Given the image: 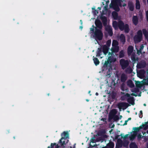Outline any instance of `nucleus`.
Masks as SVG:
<instances>
[{
  "mask_svg": "<svg viewBox=\"0 0 148 148\" xmlns=\"http://www.w3.org/2000/svg\"><path fill=\"white\" fill-rule=\"evenodd\" d=\"M112 26L115 29H116L118 27L120 30H124L125 33H127L130 31L129 26L128 24L124 25V23L122 21H119L118 23L116 21H114L112 23Z\"/></svg>",
  "mask_w": 148,
  "mask_h": 148,
  "instance_id": "nucleus-1",
  "label": "nucleus"
},
{
  "mask_svg": "<svg viewBox=\"0 0 148 148\" xmlns=\"http://www.w3.org/2000/svg\"><path fill=\"white\" fill-rule=\"evenodd\" d=\"M62 137L59 141V143L61 144V146H62L66 144L68 141L69 140L67 138H69V134L68 132H64L61 134Z\"/></svg>",
  "mask_w": 148,
  "mask_h": 148,
  "instance_id": "nucleus-2",
  "label": "nucleus"
},
{
  "mask_svg": "<svg viewBox=\"0 0 148 148\" xmlns=\"http://www.w3.org/2000/svg\"><path fill=\"white\" fill-rule=\"evenodd\" d=\"M103 34L101 30L97 27H95V30L94 32L93 37L95 40L97 41L98 40H102Z\"/></svg>",
  "mask_w": 148,
  "mask_h": 148,
  "instance_id": "nucleus-3",
  "label": "nucleus"
},
{
  "mask_svg": "<svg viewBox=\"0 0 148 148\" xmlns=\"http://www.w3.org/2000/svg\"><path fill=\"white\" fill-rule=\"evenodd\" d=\"M121 3V0H112L111 3V7L116 12H119L120 10V8L119 7L118 3Z\"/></svg>",
  "mask_w": 148,
  "mask_h": 148,
  "instance_id": "nucleus-4",
  "label": "nucleus"
},
{
  "mask_svg": "<svg viewBox=\"0 0 148 148\" xmlns=\"http://www.w3.org/2000/svg\"><path fill=\"white\" fill-rule=\"evenodd\" d=\"M119 62L120 64L123 69H124L126 68L129 65V62L128 60H127L121 59L120 60Z\"/></svg>",
  "mask_w": 148,
  "mask_h": 148,
  "instance_id": "nucleus-5",
  "label": "nucleus"
},
{
  "mask_svg": "<svg viewBox=\"0 0 148 148\" xmlns=\"http://www.w3.org/2000/svg\"><path fill=\"white\" fill-rule=\"evenodd\" d=\"M129 106V104L126 102H120L118 104L117 106L119 109H126Z\"/></svg>",
  "mask_w": 148,
  "mask_h": 148,
  "instance_id": "nucleus-6",
  "label": "nucleus"
},
{
  "mask_svg": "<svg viewBox=\"0 0 148 148\" xmlns=\"http://www.w3.org/2000/svg\"><path fill=\"white\" fill-rule=\"evenodd\" d=\"M105 27V30L108 32L109 36H112L113 34L112 29L111 26L107 25Z\"/></svg>",
  "mask_w": 148,
  "mask_h": 148,
  "instance_id": "nucleus-7",
  "label": "nucleus"
},
{
  "mask_svg": "<svg viewBox=\"0 0 148 148\" xmlns=\"http://www.w3.org/2000/svg\"><path fill=\"white\" fill-rule=\"evenodd\" d=\"M148 126L146 124L142 125L138 127H134L133 128V129L134 130V133L136 134L137 133L139 132V130L144 127V129H146L148 127Z\"/></svg>",
  "mask_w": 148,
  "mask_h": 148,
  "instance_id": "nucleus-8",
  "label": "nucleus"
},
{
  "mask_svg": "<svg viewBox=\"0 0 148 148\" xmlns=\"http://www.w3.org/2000/svg\"><path fill=\"white\" fill-rule=\"evenodd\" d=\"M95 24L97 28H98L99 29L101 30L102 29L103 26L102 23L99 20H97L95 22Z\"/></svg>",
  "mask_w": 148,
  "mask_h": 148,
  "instance_id": "nucleus-9",
  "label": "nucleus"
},
{
  "mask_svg": "<svg viewBox=\"0 0 148 148\" xmlns=\"http://www.w3.org/2000/svg\"><path fill=\"white\" fill-rule=\"evenodd\" d=\"M127 79V75L124 73H122L120 77V80L121 82L123 83L125 82Z\"/></svg>",
  "mask_w": 148,
  "mask_h": 148,
  "instance_id": "nucleus-10",
  "label": "nucleus"
},
{
  "mask_svg": "<svg viewBox=\"0 0 148 148\" xmlns=\"http://www.w3.org/2000/svg\"><path fill=\"white\" fill-rule=\"evenodd\" d=\"M109 49V47L106 45H104L103 46L102 51L104 55H106L108 52V50Z\"/></svg>",
  "mask_w": 148,
  "mask_h": 148,
  "instance_id": "nucleus-11",
  "label": "nucleus"
},
{
  "mask_svg": "<svg viewBox=\"0 0 148 148\" xmlns=\"http://www.w3.org/2000/svg\"><path fill=\"white\" fill-rule=\"evenodd\" d=\"M128 7L129 10L133 11L134 9V6L133 3L132 1H129L128 3Z\"/></svg>",
  "mask_w": 148,
  "mask_h": 148,
  "instance_id": "nucleus-12",
  "label": "nucleus"
},
{
  "mask_svg": "<svg viewBox=\"0 0 148 148\" xmlns=\"http://www.w3.org/2000/svg\"><path fill=\"white\" fill-rule=\"evenodd\" d=\"M143 38L135 35L134 37V40L135 43H138L141 41Z\"/></svg>",
  "mask_w": 148,
  "mask_h": 148,
  "instance_id": "nucleus-13",
  "label": "nucleus"
},
{
  "mask_svg": "<svg viewBox=\"0 0 148 148\" xmlns=\"http://www.w3.org/2000/svg\"><path fill=\"white\" fill-rule=\"evenodd\" d=\"M101 19L104 26H107V18L105 16H102L101 17Z\"/></svg>",
  "mask_w": 148,
  "mask_h": 148,
  "instance_id": "nucleus-14",
  "label": "nucleus"
},
{
  "mask_svg": "<svg viewBox=\"0 0 148 148\" xmlns=\"http://www.w3.org/2000/svg\"><path fill=\"white\" fill-rule=\"evenodd\" d=\"M134 50V47L131 45L129 46L127 48V52L128 56H130Z\"/></svg>",
  "mask_w": 148,
  "mask_h": 148,
  "instance_id": "nucleus-15",
  "label": "nucleus"
},
{
  "mask_svg": "<svg viewBox=\"0 0 148 148\" xmlns=\"http://www.w3.org/2000/svg\"><path fill=\"white\" fill-rule=\"evenodd\" d=\"M138 18L136 16H134L132 18V22L135 25H136L138 24Z\"/></svg>",
  "mask_w": 148,
  "mask_h": 148,
  "instance_id": "nucleus-16",
  "label": "nucleus"
},
{
  "mask_svg": "<svg viewBox=\"0 0 148 148\" xmlns=\"http://www.w3.org/2000/svg\"><path fill=\"white\" fill-rule=\"evenodd\" d=\"M146 65V63L145 62H140L138 63L137 65V68L138 69H140L144 67Z\"/></svg>",
  "mask_w": 148,
  "mask_h": 148,
  "instance_id": "nucleus-17",
  "label": "nucleus"
},
{
  "mask_svg": "<svg viewBox=\"0 0 148 148\" xmlns=\"http://www.w3.org/2000/svg\"><path fill=\"white\" fill-rule=\"evenodd\" d=\"M120 39L121 42L123 45H124L125 41V38L123 34H121L120 37Z\"/></svg>",
  "mask_w": 148,
  "mask_h": 148,
  "instance_id": "nucleus-18",
  "label": "nucleus"
},
{
  "mask_svg": "<svg viewBox=\"0 0 148 148\" xmlns=\"http://www.w3.org/2000/svg\"><path fill=\"white\" fill-rule=\"evenodd\" d=\"M142 32L143 35L145 36V38L147 39L148 42V29L147 31L145 29H142Z\"/></svg>",
  "mask_w": 148,
  "mask_h": 148,
  "instance_id": "nucleus-19",
  "label": "nucleus"
},
{
  "mask_svg": "<svg viewBox=\"0 0 148 148\" xmlns=\"http://www.w3.org/2000/svg\"><path fill=\"white\" fill-rule=\"evenodd\" d=\"M128 98L127 99V101L133 105L134 102V98L132 97H128Z\"/></svg>",
  "mask_w": 148,
  "mask_h": 148,
  "instance_id": "nucleus-20",
  "label": "nucleus"
},
{
  "mask_svg": "<svg viewBox=\"0 0 148 148\" xmlns=\"http://www.w3.org/2000/svg\"><path fill=\"white\" fill-rule=\"evenodd\" d=\"M119 50V47L118 46H113L111 49V51L112 52L117 53Z\"/></svg>",
  "mask_w": 148,
  "mask_h": 148,
  "instance_id": "nucleus-21",
  "label": "nucleus"
},
{
  "mask_svg": "<svg viewBox=\"0 0 148 148\" xmlns=\"http://www.w3.org/2000/svg\"><path fill=\"white\" fill-rule=\"evenodd\" d=\"M131 59L133 62V63L134 64L138 60V57L136 58L135 56L134 55H132L131 57Z\"/></svg>",
  "mask_w": 148,
  "mask_h": 148,
  "instance_id": "nucleus-22",
  "label": "nucleus"
},
{
  "mask_svg": "<svg viewBox=\"0 0 148 148\" xmlns=\"http://www.w3.org/2000/svg\"><path fill=\"white\" fill-rule=\"evenodd\" d=\"M109 63V64L111 65V63L112 62H114L116 60L113 57H111L109 56L108 57V59L107 60Z\"/></svg>",
  "mask_w": 148,
  "mask_h": 148,
  "instance_id": "nucleus-23",
  "label": "nucleus"
},
{
  "mask_svg": "<svg viewBox=\"0 0 148 148\" xmlns=\"http://www.w3.org/2000/svg\"><path fill=\"white\" fill-rule=\"evenodd\" d=\"M114 143L112 142H110L107 144L106 146L108 148H114Z\"/></svg>",
  "mask_w": 148,
  "mask_h": 148,
  "instance_id": "nucleus-24",
  "label": "nucleus"
},
{
  "mask_svg": "<svg viewBox=\"0 0 148 148\" xmlns=\"http://www.w3.org/2000/svg\"><path fill=\"white\" fill-rule=\"evenodd\" d=\"M123 141L120 139L119 138L117 140V145L119 147H122L123 145Z\"/></svg>",
  "mask_w": 148,
  "mask_h": 148,
  "instance_id": "nucleus-25",
  "label": "nucleus"
},
{
  "mask_svg": "<svg viewBox=\"0 0 148 148\" xmlns=\"http://www.w3.org/2000/svg\"><path fill=\"white\" fill-rule=\"evenodd\" d=\"M93 60L94 61V63L96 66H97L99 64L100 62L97 58H95L93 56Z\"/></svg>",
  "mask_w": 148,
  "mask_h": 148,
  "instance_id": "nucleus-26",
  "label": "nucleus"
},
{
  "mask_svg": "<svg viewBox=\"0 0 148 148\" xmlns=\"http://www.w3.org/2000/svg\"><path fill=\"white\" fill-rule=\"evenodd\" d=\"M136 8L137 10H139L140 9V4L139 0H136Z\"/></svg>",
  "mask_w": 148,
  "mask_h": 148,
  "instance_id": "nucleus-27",
  "label": "nucleus"
},
{
  "mask_svg": "<svg viewBox=\"0 0 148 148\" xmlns=\"http://www.w3.org/2000/svg\"><path fill=\"white\" fill-rule=\"evenodd\" d=\"M127 84L128 86L131 88H133L134 86V85L132 81L131 80H129L127 82Z\"/></svg>",
  "mask_w": 148,
  "mask_h": 148,
  "instance_id": "nucleus-28",
  "label": "nucleus"
},
{
  "mask_svg": "<svg viewBox=\"0 0 148 148\" xmlns=\"http://www.w3.org/2000/svg\"><path fill=\"white\" fill-rule=\"evenodd\" d=\"M129 147L130 148H138L137 146L134 142L131 143Z\"/></svg>",
  "mask_w": 148,
  "mask_h": 148,
  "instance_id": "nucleus-29",
  "label": "nucleus"
},
{
  "mask_svg": "<svg viewBox=\"0 0 148 148\" xmlns=\"http://www.w3.org/2000/svg\"><path fill=\"white\" fill-rule=\"evenodd\" d=\"M112 15L114 19L116 20L118 17V13L115 11H113L112 13Z\"/></svg>",
  "mask_w": 148,
  "mask_h": 148,
  "instance_id": "nucleus-30",
  "label": "nucleus"
},
{
  "mask_svg": "<svg viewBox=\"0 0 148 148\" xmlns=\"http://www.w3.org/2000/svg\"><path fill=\"white\" fill-rule=\"evenodd\" d=\"M102 51L101 48H98L97 52L96 57H99L101 55V53H102Z\"/></svg>",
  "mask_w": 148,
  "mask_h": 148,
  "instance_id": "nucleus-31",
  "label": "nucleus"
},
{
  "mask_svg": "<svg viewBox=\"0 0 148 148\" xmlns=\"http://www.w3.org/2000/svg\"><path fill=\"white\" fill-rule=\"evenodd\" d=\"M130 97V94L128 93H126L124 95L122 96L121 97V100L124 101L126 99V97Z\"/></svg>",
  "mask_w": 148,
  "mask_h": 148,
  "instance_id": "nucleus-32",
  "label": "nucleus"
},
{
  "mask_svg": "<svg viewBox=\"0 0 148 148\" xmlns=\"http://www.w3.org/2000/svg\"><path fill=\"white\" fill-rule=\"evenodd\" d=\"M129 142L127 140H125L123 141V145L124 147H127L128 146Z\"/></svg>",
  "mask_w": 148,
  "mask_h": 148,
  "instance_id": "nucleus-33",
  "label": "nucleus"
},
{
  "mask_svg": "<svg viewBox=\"0 0 148 148\" xmlns=\"http://www.w3.org/2000/svg\"><path fill=\"white\" fill-rule=\"evenodd\" d=\"M116 109H112L111 111L110 112V114L111 116H114L116 114Z\"/></svg>",
  "mask_w": 148,
  "mask_h": 148,
  "instance_id": "nucleus-34",
  "label": "nucleus"
},
{
  "mask_svg": "<svg viewBox=\"0 0 148 148\" xmlns=\"http://www.w3.org/2000/svg\"><path fill=\"white\" fill-rule=\"evenodd\" d=\"M124 52L123 50L121 51L119 53V58H121L124 57Z\"/></svg>",
  "mask_w": 148,
  "mask_h": 148,
  "instance_id": "nucleus-35",
  "label": "nucleus"
},
{
  "mask_svg": "<svg viewBox=\"0 0 148 148\" xmlns=\"http://www.w3.org/2000/svg\"><path fill=\"white\" fill-rule=\"evenodd\" d=\"M137 34L136 35L138 36H139L143 38V33L142 31L141 30H139L137 32Z\"/></svg>",
  "mask_w": 148,
  "mask_h": 148,
  "instance_id": "nucleus-36",
  "label": "nucleus"
},
{
  "mask_svg": "<svg viewBox=\"0 0 148 148\" xmlns=\"http://www.w3.org/2000/svg\"><path fill=\"white\" fill-rule=\"evenodd\" d=\"M118 42L117 40H114L113 41L112 43L113 46H118Z\"/></svg>",
  "mask_w": 148,
  "mask_h": 148,
  "instance_id": "nucleus-37",
  "label": "nucleus"
},
{
  "mask_svg": "<svg viewBox=\"0 0 148 148\" xmlns=\"http://www.w3.org/2000/svg\"><path fill=\"white\" fill-rule=\"evenodd\" d=\"M121 90L124 91L125 90V85L124 83H122L121 86Z\"/></svg>",
  "mask_w": 148,
  "mask_h": 148,
  "instance_id": "nucleus-38",
  "label": "nucleus"
},
{
  "mask_svg": "<svg viewBox=\"0 0 148 148\" xmlns=\"http://www.w3.org/2000/svg\"><path fill=\"white\" fill-rule=\"evenodd\" d=\"M112 116L113 117V119L115 121H117L119 119V117L117 115H115Z\"/></svg>",
  "mask_w": 148,
  "mask_h": 148,
  "instance_id": "nucleus-39",
  "label": "nucleus"
},
{
  "mask_svg": "<svg viewBox=\"0 0 148 148\" xmlns=\"http://www.w3.org/2000/svg\"><path fill=\"white\" fill-rule=\"evenodd\" d=\"M111 41L110 40H108L106 42V45L108 47H109H109L111 45Z\"/></svg>",
  "mask_w": 148,
  "mask_h": 148,
  "instance_id": "nucleus-40",
  "label": "nucleus"
},
{
  "mask_svg": "<svg viewBox=\"0 0 148 148\" xmlns=\"http://www.w3.org/2000/svg\"><path fill=\"white\" fill-rule=\"evenodd\" d=\"M135 84L136 87H141V84L140 82L139 81H137Z\"/></svg>",
  "mask_w": 148,
  "mask_h": 148,
  "instance_id": "nucleus-41",
  "label": "nucleus"
},
{
  "mask_svg": "<svg viewBox=\"0 0 148 148\" xmlns=\"http://www.w3.org/2000/svg\"><path fill=\"white\" fill-rule=\"evenodd\" d=\"M132 70L131 68H127L126 70V71L129 73H131L132 72Z\"/></svg>",
  "mask_w": 148,
  "mask_h": 148,
  "instance_id": "nucleus-42",
  "label": "nucleus"
},
{
  "mask_svg": "<svg viewBox=\"0 0 148 148\" xmlns=\"http://www.w3.org/2000/svg\"><path fill=\"white\" fill-rule=\"evenodd\" d=\"M108 64H109V63L107 60V61H105V62L103 66L105 67H107L108 66Z\"/></svg>",
  "mask_w": 148,
  "mask_h": 148,
  "instance_id": "nucleus-43",
  "label": "nucleus"
},
{
  "mask_svg": "<svg viewBox=\"0 0 148 148\" xmlns=\"http://www.w3.org/2000/svg\"><path fill=\"white\" fill-rule=\"evenodd\" d=\"M55 145H56V143H51V147H50V146H48V148H54V146H55Z\"/></svg>",
  "mask_w": 148,
  "mask_h": 148,
  "instance_id": "nucleus-44",
  "label": "nucleus"
},
{
  "mask_svg": "<svg viewBox=\"0 0 148 148\" xmlns=\"http://www.w3.org/2000/svg\"><path fill=\"white\" fill-rule=\"evenodd\" d=\"M128 135H129L128 134H126L123 137L122 136V134H121L120 135V136H121V138H123V139H125V138H127Z\"/></svg>",
  "mask_w": 148,
  "mask_h": 148,
  "instance_id": "nucleus-45",
  "label": "nucleus"
},
{
  "mask_svg": "<svg viewBox=\"0 0 148 148\" xmlns=\"http://www.w3.org/2000/svg\"><path fill=\"white\" fill-rule=\"evenodd\" d=\"M55 145V148H59V147H62L63 148H65V147L64 145L62 146H60V145H56H56Z\"/></svg>",
  "mask_w": 148,
  "mask_h": 148,
  "instance_id": "nucleus-46",
  "label": "nucleus"
},
{
  "mask_svg": "<svg viewBox=\"0 0 148 148\" xmlns=\"http://www.w3.org/2000/svg\"><path fill=\"white\" fill-rule=\"evenodd\" d=\"M112 119H113V117L112 116H111L109 114V116L108 117V121H110Z\"/></svg>",
  "mask_w": 148,
  "mask_h": 148,
  "instance_id": "nucleus-47",
  "label": "nucleus"
},
{
  "mask_svg": "<svg viewBox=\"0 0 148 148\" xmlns=\"http://www.w3.org/2000/svg\"><path fill=\"white\" fill-rule=\"evenodd\" d=\"M146 15L147 20V22H148V10L146 12Z\"/></svg>",
  "mask_w": 148,
  "mask_h": 148,
  "instance_id": "nucleus-48",
  "label": "nucleus"
},
{
  "mask_svg": "<svg viewBox=\"0 0 148 148\" xmlns=\"http://www.w3.org/2000/svg\"><path fill=\"white\" fill-rule=\"evenodd\" d=\"M140 115H139V117L140 118H142L143 116V112L142 110L140 111Z\"/></svg>",
  "mask_w": 148,
  "mask_h": 148,
  "instance_id": "nucleus-49",
  "label": "nucleus"
},
{
  "mask_svg": "<svg viewBox=\"0 0 148 148\" xmlns=\"http://www.w3.org/2000/svg\"><path fill=\"white\" fill-rule=\"evenodd\" d=\"M92 27H93V28H90V31H92V32H94V30H95V29H94V26L93 25L92 26Z\"/></svg>",
  "mask_w": 148,
  "mask_h": 148,
  "instance_id": "nucleus-50",
  "label": "nucleus"
},
{
  "mask_svg": "<svg viewBox=\"0 0 148 148\" xmlns=\"http://www.w3.org/2000/svg\"><path fill=\"white\" fill-rule=\"evenodd\" d=\"M93 12L94 14H98L99 13L98 11L97 10H95L93 11Z\"/></svg>",
  "mask_w": 148,
  "mask_h": 148,
  "instance_id": "nucleus-51",
  "label": "nucleus"
},
{
  "mask_svg": "<svg viewBox=\"0 0 148 148\" xmlns=\"http://www.w3.org/2000/svg\"><path fill=\"white\" fill-rule=\"evenodd\" d=\"M135 138V136L134 135H132L130 137V140H133Z\"/></svg>",
  "mask_w": 148,
  "mask_h": 148,
  "instance_id": "nucleus-52",
  "label": "nucleus"
},
{
  "mask_svg": "<svg viewBox=\"0 0 148 148\" xmlns=\"http://www.w3.org/2000/svg\"><path fill=\"white\" fill-rule=\"evenodd\" d=\"M106 118H102L101 121H103V122H105L106 123H107V121H106Z\"/></svg>",
  "mask_w": 148,
  "mask_h": 148,
  "instance_id": "nucleus-53",
  "label": "nucleus"
},
{
  "mask_svg": "<svg viewBox=\"0 0 148 148\" xmlns=\"http://www.w3.org/2000/svg\"><path fill=\"white\" fill-rule=\"evenodd\" d=\"M120 135H116L115 136L114 139L116 140L118 139L119 137L120 136Z\"/></svg>",
  "mask_w": 148,
  "mask_h": 148,
  "instance_id": "nucleus-54",
  "label": "nucleus"
},
{
  "mask_svg": "<svg viewBox=\"0 0 148 148\" xmlns=\"http://www.w3.org/2000/svg\"><path fill=\"white\" fill-rule=\"evenodd\" d=\"M144 47V46H143V45H141L140 46V50L142 51Z\"/></svg>",
  "mask_w": 148,
  "mask_h": 148,
  "instance_id": "nucleus-55",
  "label": "nucleus"
},
{
  "mask_svg": "<svg viewBox=\"0 0 148 148\" xmlns=\"http://www.w3.org/2000/svg\"><path fill=\"white\" fill-rule=\"evenodd\" d=\"M139 53H142V51L140 50H138L137 51V54H138Z\"/></svg>",
  "mask_w": 148,
  "mask_h": 148,
  "instance_id": "nucleus-56",
  "label": "nucleus"
},
{
  "mask_svg": "<svg viewBox=\"0 0 148 148\" xmlns=\"http://www.w3.org/2000/svg\"><path fill=\"white\" fill-rule=\"evenodd\" d=\"M128 120H126L125 121V123H124L123 124V125H127V122H128Z\"/></svg>",
  "mask_w": 148,
  "mask_h": 148,
  "instance_id": "nucleus-57",
  "label": "nucleus"
},
{
  "mask_svg": "<svg viewBox=\"0 0 148 148\" xmlns=\"http://www.w3.org/2000/svg\"><path fill=\"white\" fill-rule=\"evenodd\" d=\"M142 135H139L138 136V139H140L141 138Z\"/></svg>",
  "mask_w": 148,
  "mask_h": 148,
  "instance_id": "nucleus-58",
  "label": "nucleus"
},
{
  "mask_svg": "<svg viewBox=\"0 0 148 148\" xmlns=\"http://www.w3.org/2000/svg\"><path fill=\"white\" fill-rule=\"evenodd\" d=\"M131 95H132V96H136V97L137 96V95H136L135 93H132V94H131Z\"/></svg>",
  "mask_w": 148,
  "mask_h": 148,
  "instance_id": "nucleus-59",
  "label": "nucleus"
},
{
  "mask_svg": "<svg viewBox=\"0 0 148 148\" xmlns=\"http://www.w3.org/2000/svg\"><path fill=\"white\" fill-rule=\"evenodd\" d=\"M91 140H92V141H91V142L92 143H94V138H92L91 139Z\"/></svg>",
  "mask_w": 148,
  "mask_h": 148,
  "instance_id": "nucleus-60",
  "label": "nucleus"
},
{
  "mask_svg": "<svg viewBox=\"0 0 148 148\" xmlns=\"http://www.w3.org/2000/svg\"><path fill=\"white\" fill-rule=\"evenodd\" d=\"M97 9L99 10H101V8L100 7H98L97 8Z\"/></svg>",
  "mask_w": 148,
  "mask_h": 148,
  "instance_id": "nucleus-61",
  "label": "nucleus"
},
{
  "mask_svg": "<svg viewBox=\"0 0 148 148\" xmlns=\"http://www.w3.org/2000/svg\"><path fill=\"white\" fill-rule=\"evenodd\" d=\"M114 124H113L112 125V126H111V128H114Z\"/></svg>",
  "mask_w": 148,
  "mask_h": 148,
  "instance_id": "nucleus-62",
  "label": "nucleus"
},
{
  "mask_svg": "<svg viewBox=\"0 0 148 148\" xmlns=\"http://www.w3.org/2000/svg\"><path fill=\"white\" fill-rule=\"evenodd\" d=\"M80 22L81 24V25H82V23H82V21L81 20H80Z\"/></svg>",
  "mask_w": 148,
  "mask_h": 148,
  "instance_id": "nucleus-63",
  "label": "nucleus"
},
{
  "mask_svg": "<svg viewBox=\"0 0 148 148\" xmlns=\"http://www.w3.org/2000/svg\"><path fill=\"white\" fill-rule=\"evenodd\" d=\"M121 147H118V146L117 145H116L115 148H121Z\"/></svg>",
  "mask_w": 148,
  "mask_h": 148,
  "instance_id": "nucleus-64",
  "label": "nucleus"
}]
</instances>
